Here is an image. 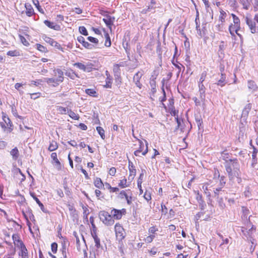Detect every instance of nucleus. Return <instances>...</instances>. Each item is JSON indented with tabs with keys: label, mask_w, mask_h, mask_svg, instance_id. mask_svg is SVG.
I'll return each instance as SVG.
<instances>
[{
	"label": "nucleus",
	"mask_w": 258,
	"mask_h": 258,
	"mask_svg": "<svg viewBox=\"0 0 258 258\" xmlns=\"http://www.w3.org/2000/svg\"><path fill=\"white\" fill-rule=\"evenodd\" d=\"M224 164L229 180L233 181L235 178H237L238 182L239 183L241 179L240 164L238 160L236 158H232Z\"/></svg>",
	"instance_id": "nucleus-1"
},
{
	"label": "nucleus",
	"mask_w": 258,
	"mask_h": 258,
	"mask_svg": "<svg viewBox=\"0 0 258 258\" xmlns=\"http://www.w3.org/2000/svg\"><path fill=\"white\" fill-rule=\"evenodd\" d=\"M74 66L85 72L89 73L96 70L95 65L90 61L76 62L74 64Z\"/></svg>",
	"instance_id": "nucleus-2"
},
{
	"label": "nucleus",
	"mask_w": 258,
	"mask_h": 258,
	"mask_svg": "<svg viewBox=\"0 0 258 258\" xmlns=\"http://www.w3.org/2000/svg\"><path fill=\"white\" fill-rule=\"evenodd\" d=\"M99 216L100 220L106 225H112L114 223L112 217L107 212L102 211L99 212Z\"/></svg>",
	"instance_id": "nucleus-3"
},
{
	"label": "nucleus",
	"mask_w": 258,
	"mask_h": 258,
	"mask_svg": "<svg viewBox=\"0 0 258 258\" xmlns=\"http://www.w3.org/2000/svg\"><path fill=\"white\" fill-rule=\"evenodd\" d=\"M245 21L248 25L250 32L252 33H258V22L255 21L254 18L253 19L248 17L247 16L245 17Z\"/></svg>",
	"instance_id": "nucleus-4"
},
{
	"label": "nucleus",
	"mask_w": 258,
	"mask_h": 258,
	"mask_svg": "<svg viewBox=\"0 0 258 258\" xmlns=\"http://www.w3.org/2000/svg\"><path fill=\"white\" fill-rule=\"evenodd\" d=\"M3 119L4 122H0V125L2 128L4 130L7 129L10 133L11 132L13 131V123L10 119L4 113H3Z\"/></svg>",
	"instance_id": "nucleus-5"
},
{
	"label": "nucleus",
	"mask_w": 258,
	"mask_h": 258,
	"mask_svg": "<svg viewBox=\"0 0 258 258\" xmlns=\"http://www.w3.org/2000/svg\"><path fill=\"white\" fill-rule=\"evenodd\" d=\"M114 230L117 240L119 241H122L125 236V233L122 226L120 224L117 223L115 225Z\"/></svg>",
	"instance_id": "nucleus-6"
},
{
	"label": "nucleus",
	"mask_w": 258,
	"mask_h": 258,
	"mask_svg": "<svg viewBox=\"0 0 258 258\" xmlns=\"http://www.w3.org/2000/svg\"><path fill=\"white\" fill-rule=\"evenodd\" d=\"M17 247L20 250L18 253L19 257H21V258H29L28 250L24 243H20V245H19Z\"/></svg>",
	"instance_id": "nucleus-7"
},
{
	"label": "nucleus",
	"mask_w": 258,
	"mask_h": 258,
	"mask_svg": "<svg viewBox=\"0 0 258 258\" xmlns=\"http://www.w3.org/2000/svg\"><path fill=\"white\" fill-rule=\"evenodd\" d=\"M125 213V209H122V210H117L113 209L111 210V214L112 215V218L119 220L120 219L122 215Z\"/></svg>",
	"instance_id": "nucleus-8"
},
{
	"label": "nucleus",
	"mask_w": 258,
	"mask_h": 258,
	"mask_svg": "<svg viewBox=\"0 0 258 258\" xmlns=\"http://www.w3.org/2000/svg\"><path fill=\"white\" fill-rule=\"evenodd\" d=\"M143 75V74L140 72H137L134 76L133 81L135 83L137 87L141 89L142 87V84L140 82V80Z\"/></svg>",
	"instance_id": "nucleus-9"
},
{
	"label": "nucleus",
	"mask_w": 258,
	"mask_h": 258,
	"mask_svg": "<svg viewBox=\"0 0 258 258\" xmlns=\"http://www.w3.org/2000/svg\"><path fill=\"white\" fill-rule=\"evenodd\" d=\"M77 40L80 43L82 44L84 47H85L86 48L91 49L94 47V45L93 44H91L89 42L86 41L85 38L82 36H78L77 38Z\"/></svg>",
	"instance_id": "nucleus-10"
},
{
	"label": "nucleus",
	"mask_w": 258,
	"mask_h": 258,
	"mask_svg": "<svg viewBox=\"0 0 258 258\" xmlns=\"http://www.w3.org/2000/svg\"><path fill=\"white\" fill-rule=\"evenodd\" d=\"M123 66L121 64H114L113 66V73L116 80L120 78V67Z\"/></svg>",
	"instance_id": "nucleus-11"
},
{
	"label": "nucleus",
	"mask_w": 258,
	"mask_h": 258,
	"mask_svg": "<svg viewBox=\"0 0 258 258\" xmlns=\"http://www.w3.org/2000/svg\"><path fill=\"white\" fill-rule=\"evenodd\" d=\"M114 20V17H112L108 15L105 16V18L103 19L104 22L110 30L111 29V26L113 25Z\"/></svg>",
	"instance_id": "nucleus-12"
},
{
	"label": "nucleus",
	"mask_w": 258,
	"mask_h": 258,
	"mask_svg": "<svg viewBox=\"0 0 258 258\" xmlns=\"http://www.w3.org/2000/svg\"><path fill=\"white\" fill-rule=\"evenodd\" d=\"M240 28H237L236 25L231 24L229 27V31L232 36H234L236 33L238 36L241 38V35L238 33Z\"/></svg>",
	"instance_id": "nucleus-13"
},
{
	"label": "nucleus",
	"mask_w": 258,
	"mask_h": 258,
	"mask_svg": "<svg viewBox=\"0 0 258 258\" xmlns=\"http://www.w3.org/2000/svg\"><path fill=\"white\" fill-rule=\"evenodd\" d=\"M227 83V80L226 79V75L223 73H221L220 78L217 81V82L216 84L218 86H220V87H222L224 86Z\"/></svg>",
	"instance_id": "nucleus-14"
},
{
	"label": "nucleus",
	"mask_w": 258,
	"mask_h": 258,
	"mask_svg": "<svg viewBox=\"0 0 258 258\" xmlns=\"http://www.w3.org/2000/svg\"><path fill=\"white\" fill-rule=\"evenodd\" d=\"M44 23L46 26H47L49 28L55 30H59L60 29V27L59 25L55 24L53 22H51L48 20H45L44 21Z\"/></svg>",
	"instance_id": "nucleus-15"
},
{
	"label": "nucleus",
	"mask_w": 258,
	"mask_h": 258,
	"mask_svg": "<svg viewBox=\"0 0 258 258\" xmlns=\"http://www.w3.org/2000/svg\"><path fill=\"white\" fill-rule=\"evenodd\" d=\"M128 169L130 171L129 177L132 176V178H134L136 174V169L131 161L128 162Z\"/></svg>",
	"instance_id": "nucleus-16"
},
{
	"label": "nucleus",
	"mask_w": 258,
	"mask_h": 258,
	"mask_svg": "<svg viewBox=\"0 0 258 258\" xmlns=\"http://www.w3.org/2000/svg\"><path fill=\"white\" fill-rule=\"evenodd\" d=\"M30 195L33 198V199L36 201V202L38 204L39 206L40 207L41 210L44 213H47V210L44 208V207L43 204L39 201V200L36 197L35 195L33 192H30Z\"/></svg>",
	"instance_id": "nucleus-17"
},
{
	"label": "nucleus",
	"mask_w": 258,
	"mask_h": 258,
	"mask_svg": "<svg viewBox=\"0 0 258 258\" xmlns=\"http://www.w3.org/2000/svg\"><path fill=\"white\" fill-rule=\"evenodd\" d=\"M105 75L106 76V78L105 80L106 85L105 87L107 88H110L111 87L112 78L108 71H105Z\"/></svg>",
	"instance_id": "nucleus-18"
},
{
	"label": "nucleus",
	"mask_w": 258,
	"mask_h": 258,
	"mask_svg": "<svg viewBox=\"0 0 258 258\" xmlns=\"http://www.w3.org/2000/svg\"><path fill=\"white\" fill-rule=\"evenodd\" d=\"M251 107L252 105L250 103H248L245 106L242 112V117H246L248 116V113L251 109Z\"/></svg>",
	"instance_id": "nucleus-19"
},
{
	"label": "nucleus",
	"mask_w": 258,
	"mask_h": 258,
	"mask_svg": "<svg viewBox=\"0 0 258 258\" xmlns=\"http://www.w3.org/2000/svg\"><path fill=\"white\" fill-rule=\"evenodd\" d=\"M145 142H146V149L143 152V150L144 147V145L143 142L141 140H139L140 147L138 149V150H141V152H142V155L144 156L146 155V154L148 153V142H147V141H145Z\"/></svg>",
	"instance_id": "nucleus-20"
},
{
	"label": "nucleus",
	"mask_w": 258,
	"mask_h": 258,
	"mask_svg": "<svg viewBox=\"0 0 258 258\" xmlns=\"http://www.w3.org/2000/svg\"><path fill=\"white\" fill-rule=\"evenodd\" d=\"M25 6L26 9V14L27 16L28 17L32 16L34 14V10L31 5L29 4H26Z\"/></svg>",
	"instance_id": "nucleus-21"
},
{
	"label": "nucleus",
	"mask_w": 258,
	"mask_h": 258,
	"mask_svg": "<svg viewBox=\"0 0 258 258\" xmlns=\"http://www.w3.org/2000/svg\"><path fill=\"white\" fill-rule=\"evenodd\" d=\"M247 86L248 89L251 90L252 92L256 91L258 88L255 82L252 80H249L248 81Z\"/></svg>",
	"instance_id": "nucleus-22"
},
{
	"label": "nucleus",
	"mask_w": 258,
	"mask_h": 258,
	"mask_svg": "<svg viewBox=\"0 0 258 258\" xmlns=\"http://www.w3.org/2000/svg\"><path fill=\"white\" fill-rule=\"evenodd\" d=\"M65 75L73 80L75 79L76 78H79L78 75L77 74L72 70L67 71L66 72Z\"/></svg>",
	"instance_id": "nucleus-23"
},
{
	"label": "nucleus",
	"mask_w": 258,
	"mask_h": 258,
	"mask_svg": "<svg viewBox=\"0 0 258 258\" xmlns=\"http://www.w3.org/2000/svg\"><path fill=\"white\" fill-rule=\"evenodd\" d=\"M228 249V247L227 245H224L221 243L218 248V252L221 254H226Z\"/></svg>",
	"instance_id": "nucleus-24"
},
{
	"label": "nucleus",
	"mask_w": 258,
	"mask_h": 258,
	"mask_svg": "<svg viewBox=\"0 0 258 258\" xmlns=\"http://www.w3.org/2000/svg\"><path fill=\"white\" fill-rule=\"evenodd\" d=\"M12 238L14 243L16 247L18 246L19 245H20V243H23L20 239L19 236L18 234H14L12 236Z\"/></svg>",
	"instance_id": "nucleus-25"
},
{
	"label": "nucleus",
	"mask_w": 258,
	"mask_h": 258,
	"mask_svg": "<svg viewBox=\"0 0 258 258\" xmlns=\"http://www.w3.org/2000/svg\"><path fill=\"white\" fill-rule=\"evenodd\" d=\"M103 32L104 33V37L106 39L104 45L106 47H110L111 44V40L109 35V34L107 32V31L103 29Z\"/></svg>",
	"instance_id": "nucleus-26"
},
{
	"label": "nucleus",
	"mask_w": 258,
	"mask_h": 258,
	"mask_svg": "<svg viewBox=\"0 0 258 258\" xmlns=\"http://www.w3.org/2000/svg\"><path fill=\"white\" fill-rule=\"evenodd\" d=\"M82 207L83 210V219L86 221H88V216L89 214V211L88 208L87 206H84L83 204H82Z\"/></svg>",
	"instance_id": "nucleus-27"
},
{
	"label": "nucleus",
	"mask_w": 258,
	"mask_h": 258,
	"mask_svg": "<svg viewBox=\"0 0 258 258\" xmlns=\"http://www.w3.org/2000/svg\"><path fill=\"white\" fill-rule=\"evenodd\" d=\"M11 155L14 160H17L19 156V152L17 147L13 149L10 152Z\"/></svg>",
	"instance_id": "nucleus-28"
},
{
	"label": "nucleus",
	"mask_w": 258,
	"mask_h": 258,
	"mask_svg": "<svg viewBox=\"0 0 258 258\" xmlns=\"http://www.w3.org/2000/svg\"><path fill=\"white\" fill-rule=\"evenodd\" d=\"M94 185L98 188H101L104 186V184L100 178L96 177L94 180Z\"/></svg>",
	"instance_id": "nucleus-29"
},
{
	"label": "nucleus",
	"mask_w": 258,
	"mask_h": 258,
	"mask_svg": "<svg viewBox=\"0 0 258 258\" xmlns=\"http://www.w3.org/2000/svg\"><path fill=\"white\" fill-rule=\"evenodd\" d=\"M57 148L58 145L56 142L54 141H52L49 144L48 150L49 151L52 152L56 150Z\"/></svg>",
	"instance_id": "nucleus-30"
},
{
	"label": "nucleus",
	"mask_w": 258,
	"mask_h": 258,
	"mask_svg": "<svg viewBox=\"0 0 258 258\" xmlns=\"http://www.w3.org/2000/svg\"><path fill=\"white\" fill-rule=\"evenodd\" d=\"M45 81L48 84H53L52 85L54 87L58 85L59 84V82L57 81V79H55L54 78H46Z\"/></svg>",
	"instance_id": "nucleus-31"
},
{
	"label": "nucleus",
	"mask_w": 258,
	"mask_h": 258,
	"mask_svg": "<svg viewBox=\"0 0 258 258\" xmlns=\"http://www.w3.org/2000/svg\"><path fill=\"white\" fill-rule=\"evenodd\" d=\"M68 113L69 116L74 120H78L80 118L78 114H76L71 109L68 110Z\"/></svg>",
	"instance_id": "nucleus-32"
},
{
	"label": "nucleus",
	"mask_w": 258,
	"mask_h": 258,
	"mask_svg": "<svg viewBox=\"0 0 258 258\" xmlns=\"http://www.w3.org/2000/svg\"><path fill=\"white\" fill-rule=\"evenodd\" d=\"M251 0H240L243 9L248 10L250 8Z\"/></svg>",
	"instance_id": "nucleus-33"
},
{
	"label": "nucleus",
	"mask_w": 258,
	"mask_h": 258,
	"mask_svg": "<svg viewBox=\"0 0 258 258\" xmlns=\"http://www.w3.org/2000/svg\"><path fill=\"white\" fill-rule=\"evenodd\" d=\"M56 73H57L58 76V78H57V81L59 82H62L63 80V72L60 69H57L56 71Z\"/></svg>",
	"instance_id": "nucleus-34"
},
{
	"label": "nucleus",
	"mask_w": 258,
	"mask_h": 258,
	"mask_svg": "<svg viewBox=\"0 0 258 258\" xmlns=\"http://www.w3.org/2000/svg\"><path fill=\"white\" fill-rule=\"evenodd\" d=\"M118 186L122 188L128 186L129 184L127 183L126 179L124 178L123 179L120 180L118 183Z\"/></svg>",
	"instance_id": "nucleus-35"
},
{
	"label": "nucleus",
	"mask_w": 258,
	"mask_h": 258,
	"mask_svg": "<svg viewBox=\"0 0 258 258\" xmlns=\"http://www.w3.org/2000/svg\"><path fill=\"white\" fill-rule=\"evenodd\" d=\"M56 110L59 113L61 114H66L68 113V110L67 108L63 107L61 106H58L56 107Z\"/></svg>",
	"instance_id": "nucleus-36"
},
{
	"label": "nucleus",
	"mask_w": 258,
	"mask_h": 258,
	"mask_svg": "<svg viewBox=\"0 0 258 258\" xmlns=\"http://www.w3.org/2000/svg\"><path fill=\"white\" fill-rule=\"evenodd\" d=\"M229 154L225 151L222 152L221 153V157L223 160L225 161V162H226L228 160H230L232 159L229 158Z\"/></svg>",
	"instance_id": "nucleus-37"
},
{
	"label": "nucleus",
	"mask_w": 258,
	"mask_h": 258,
	"mask_svg": "<svg viewBox=\"0 0 258 258\" xmlns=\"http://www.w3.org/2000/svg\"><path fill=\"white\" fill-rule=\"evenodd\" d=\"M96 130L98 134L101 136V138L102 139H104L105 138V135L104 134V130H103V128L100 126H97L96 127Z\"/></svg>",
	"instance_id": "nucleus-38"
},
{
	"label": "nucleus",
	"mask_w": 258,
	"mask_h": 258,
	"mask_svg": "<svg viewBox=\"0 0 258 258\" xmlns=\"http://www.w3.org/2000/svg\"><path fill=\"white\" fill-rule=\"evenodd\" d=\"M222 187L219 188H214V197L218 198L220 195L222 193Z\"/></svg>",
	"instance_id": "nucleus-39"
},
{
	"label": "nucleus",
	"mask_w": 258,
	"mask_h": 258,
	"mask_svg": "<svg viewBox=\"0 0 258 258\" xmlns=\"http://www.w3.org/2000/svg\"><path fill=\"white\" fill-rule=\"evenodd\" d=\"M85 92L87 94L91 96L95 97L96 96V94H97L96 92L93 89H86Z\"/></svg>",
	"instance_id": "nucleus-40"
},
{
	"label": "nucleus",
	"mask_w": 258,
	"mask_h": 258,
	"mask_svg": "<svg viewBox=\"0 0 258 258\" xmlns=\"http://www.w3.org/2000/svg\"><path fill=\"white\" fill-rule=\"evenodd\" d=\"M242 232L247 238H252V234L254 231H249V229L248 231L242 230Z\"/></svg>",
	"instance_id": "nucleus-41"
},
{
	"label": "nucleus",
	"mask_w": 258,
	"mask_h": 258,
	"mask_svg": "<svg viewBox=\"0 0 258 258\" xmlns=\"http://www.w3.org/2000/svg\"><path fill=\"white\" fill-rule=\"evenodd\" d=\"M217 173H218V176L220 178V185L222 187H223L226 183V180H225L226 178L224 176H221V177H220V174H219L218 170H217Z\"/></svg>",
	"instance_id": "nucleus-42"
},
{
	"label": "nucleus",
	"mask_w": 258,
	"mask_h": 258,
	"mask_svg": "<svg viewBox=\"0 0 258 258\" xmlns=\"http://www.w3.org/2000/svg\"><path fill=\"white\" fill-rule=\"evenodd\" d=\"M156 7L152 5H150L148 6V8L147 9H144L142 11V13L143 14H146L149 12H150L155 9Z\"/></svg>",
	"instance_id": "nucleus-43"
},
{
	"label": "nucleus",
	"mask_w": 258,
	"mask_h": 258,
	"mask_svg": "<svg viewBox=\"0 0 258 258\" xmlns=\"http://www.w3.org/2000/svg\"><path fill=\"white\" fill-rule=\"evenodd\" d=\"M95 243V246L97 248H99L101 247V244H100V240L99 238L97 236H93V237Z\"/></svg>",
	"instance_id": "nucleus-44"
},
{
	"label": "nucleus",
	"mask_w": 258,
	"mask_h": 258,
	"mask_svg": "<svg viewBox=\"0 0 258 258\" xmlns=\"http://www.w3.org/2000/svg\"><path fill=\"white\" fill-rule=\"evenodd\" d=\"M19 37L21 42L23 44V45L26 46H28L29 45V43L23 36L19 34Z\"/></svg>",
	"instance_id": "nucleus-45"
},
{
	"label": "nucleus",
	"mask_w": 258,
	"mask_h": 258,
	"mask_svg": "<svg viewBox=\"0 0 258 258\" xmlns=\"http://www.w3.org/2000/svg\"><path fill=\"white\" fill-rule=\"evenodd\" d=\"M7 55L11 56H19L20 53L17 50H10L7 52Z\"/></svg>",
	"instance_id": "nucleus-46"
},
{
	"label": "nucleus",
	"mask_w": 258,
	"mask_h": 258,
	"mask_svg": "<svg viewBox=\"0 0 258 258\" xmlns=\"http://www.w3.org/2000/svg\"><path fill=\"white\" fill-rule=\"evenodd\" d=\"M207 72L206 71H204L201 75L198 84H203V82L205 80Z\"/></svg>",
	"instance_id": "nucleus-47"
},
{
	"label": "nucleus",
	"mask_w": 258,
	"mask_h": 258,
	"mask_svg": "<svg viewBox=\"0 0 258 258\" xmlns=\"http://www.w3.org/2000/svg\"><path fill=\"white\" fill-rule=\"evenodd\" d=\"M155 237V235L151 234L150 235L148 236L147 237H146L144 239V241H145V242H146L147 243H149L153 241V240Z\"/></svg>",
	"instance_id": "nucleus-48"
},
{
	"label": "nucleus",
	"mask_w": 258,
	"mask_h": 258,
	"mask_svg": "<svg viewBox=\"0 0 258 258\" xmlns=\"http://www.w3.org/2000/svg\"><path fill=\"white\" fill-rule=\"evenodd\" d=\"M220 12V14L219 16V20L221 21L222 23H223L225 21L226 13L222 10H221Z\"/></svg>",
	"instance_id": "nucleus-49"
},
{
	"label": "nucleus",
	"mask_w": 258,
	"mask_h": 258,
	"mask_svg": "<svg viewBox=\"0 0 258 258\" xmlns=\"http://www.w3.org/2000/svg\"><path fill=\"white\" fill-rule=\"evenodd\" d=\"M43 40L47 43L49 44L50 45H53V43H54V40L49 37L46 36H44L43 37Z\"/></svg>",
	"instance_id": "nucleus-50"
},
{
	"label": "nucleus",
	"mask_w": 258,
	"mask_h": 258,
	"mask_svg": "<svg viewBox=\"0 0 258 258\" xmlns=\"http://www.w3.org/2000/svg\"><path fill=\"white\" fill-rule=\"evenodd\" d=\"M51 157L57 165H60V163L57 158V154L56 153H52L51 154Z\"/></svg>",
	"instance_id": "nucleus-51"
},
{
	"label": "nucleus",
	"mask_w": 258,
	"mask_h": 258,
	"mask_svg": "<svg viewBox=\"0 0 258 258\" xmlns=\"http://www.w3.org/2000/svg\"><path fill=\"white\" fill-rule=\"evenodd\" d=\"M73 235L75 237V238L76 239V244H77V248H78V249H80V241L79 240V236L77 234V233L76 231H74L73 232Z\"/></svg>",
	"instance_id": "nucleus-52"
},
{
	"label": "nucleus",
	"mask_w": 258,
	"mask_h": 258,
	"mask_svg": "<svg viewBox=\"0 0 258 258\" xmlns=\"http://www.w3.org/2000/svg\"><path fill=\"white\" fill-rule=\"evenodd\" d=\"M79 30L80 33L82 35L85 36H87L88 35V31L84 26H80Z\"/></svg>",
	"instance_id": "nucleus-53"
},
{
	"label": "nucleus",
	"mask_w": 258,
	"mask_h": 258,
	"mask_svg": "<svg viewBox=\"0 0 258 258\" xmlns=\"http://www.w3.org/2000/svg\"><path fill=\"white\" fill-rule=\"evenodd\" d=\"M257 150L256 148H253V152H252V160H253V163H252V165H253L254 163H255L256 161V154H257Z\"/></svg>",
	"instance_id": "nucleus-54"
},
{
	"label": "nucleus",
	"mask_w": 258,
	"mask_h": 258,
	"mask_svg": "<svg viewBox=\"0 0 258 258\" xmlns=\"http://www.w3.org/2000/svg\"><path fill=\"white\" fill-rule=\"evenodd\" d=\"M36 45L37 49L41 52H45L47 51V48L45 47L40 44H36Z\"/></svg>",
	"instance_id": "nucleus-55"
},
{
	"label": "nucleus",
	"mask_w": 258,
	"mask_h": 258,
	"mask_svg": "<svg viewBox=\"0 0 258 258\" xmlns=\"http://www.w3.org/2000/svg\"><path fill=\"white\" fill-rule=\"evenodd\" d=\"M225 46L226 45L225 44V42L223 41H221L219 46V52H220V53H223V51L225 48Z\"/></svg>",
	"instance_id": "nucleus-56"
},
{
	"label": "nucleus",
	"mask_w": 258,
	"mask_h": 258,
	"mask_svg": "<svg viewBox=\"0 0 258 258\" xmlns=\"http://www.w3.org/2000/svg\"><path fill=\"white\" fill-rule=\"evenodd\" d=\"M92 228L91 229V234L92 237L96 236L97 235V227H96L95 225L91 226Z\"/></svg>",
	"instance_id": "nucleus-57"
},
{
	"label": "nucleus",
	"mask_w": 258,
	"mask_h": 258,
	"mask_svg": "<svg viewBox=\"0 0 258 258\" xmlns=\"http://www.w3.org/2000/svg\"><path fill=\"white\" fill-rule=\"evenodd\" d=\"M159 75V72L158 70H154L152 73V75H151V77L150 78V79L151 80H156L157 76H158Z\"/></svg>",
	"instance_id": "nucleus-58"
},
{
	"label": "nucleus",
	"mask_w": 258,
	"mask_h": 258,
	"mask_svg": "<svg viewBox=\"0 0 258 258\" xmlns=\"http://www.w3.org/2000/svg\"><path fill=\"white\" fill-rule=\"evenodd\" d=\"M143 177H144V173L142 172L140 174V176L137 181V184H138V187H141V184L142 183Z\"/></svg>",
	"instance_id": "nucleus-59"
},
{
	"label": "nucleus",
	"mask_w": 258,
	"mask_h": 258,
	"mask_svg": "<svg viewBox=\"0 0 258 258\" xmlns=\"http://www.w3.org/2000/svg\"><path fill=\"white\" fill-rule=\"evenodd\" d=\"M196 121L197 123V125L199 127V130L200 129L201 127H202V124H203V120L201 118V117H196ZM203 127L202 126V128Z\"/></svg>",
	"instance_id": "nucleus-60"
},
{
	"label": "nucleus",
	"mask_w": 258,
	"mask_h": 258,
	"mask_svg": "<svg viewBox=\"0 0 258 258\" xmlns=\"http://www.w3.org/2000/svg\"><path fill=\"white\" fill-rule=\"evenodd\" d=\"M233 22L237 28H240V21L238 17L235 19H233Z\"/></svg>",
	"instance_id": "nucleus-61"
},
{
	"label": "nucleus",
	"mask_w": 258,
	"mask_h": 258,
	"mask_svg": "<svg viewBox=\"0 0 258 258\" xmlns=\"http://www.w3.org/2000/svg\"><path fill=\"white\" fill-rule=\"evenodd\" d=\"M41 93L39 92L30 94V97L32 99H36L40 96Z\"/></svg>",
	"instance_id": "nucleus-62"
},
{
	"label": "nucleus",
	"mask_w": 258,
	"mask_h": 258,
	"mask_svg": "<svg viewBox=\"0 0 258 258\" xmlns=\"http://www.w3.org/2000/svg\"><path fill=\"white\" fill-rule=\"evenodd\" d=\"M196 199L197 200V201H198L200 205H202L204 203V201L202 199V196L201 195L199 194V192L197 193Z\"/></svg>",
	"instance_id": "nucleus-63"
},
{
	"label": "nucleus",
	"mask_w": 258,
	"mask_h": 258,
	"mask_svg": "<svg viewBox=\"0 0 258 258\" xmlns=\"http://www.w3.org/2000/svg\"><path fill=\"white\" fill-rule=\"evenodd\" d=\"M51 250L52 251L55 253L57 251V244L55 242H53L51 244Z\"/></svg>",
	"instance_id": "nucleus-64"
}]
</instances>
